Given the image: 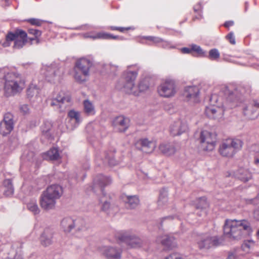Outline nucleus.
Returning <instances> with one entry per match:
<instances>
[{
	"label": "nucleus",
	"instance_id": "obj_1",
	"mask_svg": "<svg viewBox=\"0 0 259 259\" xmlns=\"http://www.w3.org/2000/svg\"><path fill=\"white\" fill-rule=\"evenodd\" d=\"M136 65L128 66L126 70L122 74V79L124 82L121 83L120 81L116 85V88L119 90L123 89L128 94L138 96L139 92L146 91L149 88V83L147 79L140 80L138 84L139 92L135 90V80L138 74V69L136 68Z\"/></svg>",
	"mask_w": 259,
	"mask_h": 259
},
{
	"label": "nucleus",
	"instance_id": "obj_2",
	"mask_svg": "<svg viewBox=\"0 0 259 259\" xmlns=\"http://www.w3.org/2000/svg\"><path fill=\"white\" fill-rule=\"evenodd\" d=\"M112 183L111 179L103 175H97L93 180L92 189L95 193L100 192L102 196L99 201L102 203L101 209L103 211L109 213L113 209V205L111 204L110 198L104 191V188Z\"/></svg>",
	"mask_w": 259,
	"mask_h": 259
},
{
	"label": "nucleus",
	"instance_id": "obj_3",
	"mask_svg": "<svg viewBox=\"0 0 259 259\" xmlns=\"http://www.w3.org/2000/svg\"><path fill=\"white\" fill-rule=\"evenodd\" d=\"M250 230L249 223L245 220H226L224 225V233L227 237L239 240Z\"/></svg>",
	"mask_w": 259,
	"mask_h": 259
},
{
	"label": "nucleus",
	"instance_id": "obj_4",
	"mask_svg": "<svg viewBox=\"0 0 259 259\" xmlns=\"http://www.w3.org/2000/svg\"><path fill=\"white\" fill-rule=\"evenodd\" d=\"M4 79V91L7 96H14L24 88V81L18 73L8 72L5 74Z\"/></svg>",
	"mask_w": 259,
	"mask_h": 259
},
{
	"label": "nucleus",
	"instance_id": "obj_5",
	"mask_svg": "<svg viewBox=\"0 0 259 259\" xmlns=\"http://www.w3.org/2000/svg\"><path fill=\"white\" fill-rule=\"evenodd\" d=\"M93 65L92 59L82 57L77 60L73 68V77L78 83L86 81L90 76V70Z\"/></svg>",
	"mask_w": 259,
	"mask_h": 259
},
{
	"label": "nucleus",
	"instance_id": "obj_6",
	"mask_svg": "<svg viewBox=\"0 0 259 259\" xmlns=\"http://www.w3.org/2000/svg\"><path fill=\"white\" fill-rule=\"evenodd\" d=\"M222 100V98L218 95H211L209 99V104L206 106L205 110V113L208 118L217 120L223 118L225 105Z\"/></svg>",
	"mask_w": 259,
	"mask_h": 259
},
{
	"label": "nucleus",
	"instance_id": "obj_7",
	"mask_svg": "<svg viewBox=\"0 0 259 259\" xmlns=\"http://www.w3.org/2000/svg\"><path fill=\"white\" fill-rule=\"evenodd\" d=\"M242 142L239 139H228L225 141L220 146L219 152L225 157H232L241 149Z\"/></svg>",
	"mask_w": 259,
	"mask_h": 259
},
{
	"label": "nucleus",
	"instance_id": "obj_8",
	"mask_svg": "<svg viewBox=\"0 0 259 259\" xmlns=\"http://www.w3.org/2000/svg\"><path fill=\"white\" fill-rule=\"evenodd\" d=\"M21 248L22 244L19 243H16L13 245L9 243L5 244L2 248V257L3 259H21Z\"/></svg>",
	"mask_w": 259,
	"mask_h": 259
},
{
	"label": "nucleus",
	"instance_id": "obj_9",
	"mask_svg": "<svg viewBox=\"0 0 259 259\" xmlns=\"http://www.w3.org/2000/svg\"><path fill=\"white\" fill-rule=\"evenodd\" d=\"M70 101L71 97L69 93L64 91H60L58 93H54L53 95L50 105L54 107V109L62 111L63 105L70 102Z\"/></svg>",
	"mask_w": 259,
	"mask_h": 259
},
{
	"label": "nucleus",
	"instance_id": "obj_10",
	"mask_svg": "<svg viewBox=\"0 0 259 259\" xmlns=\"http://www.w3.org/2000/svg\"><path fill=\"white\" fill-rule=\"evenodd\" d=\"M157 92L160 96L163 98H171L177 93L175 82L172 80L167 79L161 82L157 88Z\"/></svg>",
	"mask_w": 259,
	"mask_h": 259
},
{
	"label": "nucleus",
	"instance_id": "obj_11",
	"mask_svg": "<svg viewBox=\"0 0 259 259\" xmlns=\"http://www.w3.org/2000/svg\"><path fill=\"white\" fill-rule=\"evenodd\" d=\"M216 135L207 131H202L200 136L201 148L205 151L212 150L215 145Z\"/></svg>",
	"mask_w": 259,
	"mask_h": 259
},
{
	"label": "nucleus",
	"instance_id": "obj_12",
	"mask_svg": "<svg viewBox=\"0 0 259 259\" xmlns=\"http://www.w3.org/2000/svg\"><path fill=\"white\" fill-rule=\"evenodd\" d=\"M221 243V239L217 236L205 235L197 242V244L200 249L207 250L218 246Z\"/></svg>",
	"mask_w": 259,
	"mask_h": 259
},
{
	"label": "nucleus",
	"instance_id": "obj_13",
	"mask_svg": "<svg viewBox=\"0 0 259 259\" xmlns=\"http://www.w3.org/2000/svg\"><path fill=\"white\" fill-rule=\"evenodd\" d=\"M182 96L184 100L190 103H195L199 101V90L195 85L187 86L185 88Z\"/></svg>",
	"mask_w": 259,
	"mask_h": 259
},
{
	"label": "nucleus",
	"instance_id": "obj_14",
	"mask_svg": "<svg viewBox=\"0 0 259 259\" xmlns=\"http://www.w3.org/2000/svg\"><path fill=\"white\" fill-rule=\"evenodd\" d=\"M68 121L67 122V127L70 130H73L81 123L82 117L81 113L78 111L72 109L67 114Z\"/></svg>",
	"mask_w": 259,
	"mask_h": 259
},
{
	"label": "nucleus",
	"instance_id": "obj_15",
	"mask_svg": "<svg viewBox=\"0 0 259 259\" xmlns=\"http://www.w3.org/2000/svg\"><path fill=\"white\" fill-rule=\"evenodd\" d=\"M244 115L249 119H254L259 115V102L253 100L243 108Z\"/></svg>",
	"mask_w": 259,
	"mask_h": 259
},
{
	"label": "nucleus",
	"instance_id": "obj_16",
	"mask_svg": "<svg viewBox=\"0 0 259 259\" xmlns=\"http://www.w3.org/2000/svg\"><path fill=\"white\" fill-rule=\"evenodd\" d=\"M119 239L133 248L139 247L142 244L141 239L129 232H124L119 237Z\"/></svg>",
	"mask_w": 259,
	"mask_h": 259
},
{
	"label": "nucleus",
	"instance_id": "obj_17",
	"mask_svg": "<svg viewBox=\"0 0 259 259\" xmlns=\"http://www.w3.org/2000/svg\"><path fill=\"white\" fill-rule=\"evenodd\" d=\"M13 128V115L10 113H7L5 114L3 120L0 122V134L6 136L9 134Z\"/></svg>",
	"mask_w": 259,
	"mask_h": 259
},
{
	"label": "nucleus",
	"instance_id": "obj_18",
	"mask_svg": "<svg viewBox=\"0 0 259 259\" xmlns=\"http://www.w3.org/2000/svg\"><path fill=\"white\" fill-rule=\"evenodd\" d=\"M46 79L50 82H53L56 78H59L62 73L60 67L56 64H51V66H46L44 68Z\"/></svg>",
	"mask_w": 259,
	"mask_h": 259
},
{
	"label": "nucleus",
	"instance_id": "obj_19",
	"mask_svg": "<svg viewBox=\"0 0 259 259\" xmlns=\"http://www.w3.org/2000/svg\"><path fill=\"white\" fill-rule=\"evenodd\" d=\"M188 129V125L186 122L181 120H178L169 126V132L172 136H179L185 132Z\"/></svg>",
	"mask_w": 259,
	"mask_h": 259
},
{
	"label": "nucleus",
	"instance_id": "obj_20",
	"mask_svg": "<svg viewBox=\"0 0 259 259\" xmlns=\"http://www.w3.org/2000/svg\"><path fill=\"white\" fill-rule=\"evenodd\" d=\"M101 253L108 259H120L122 250L120 248L111 246H104Z\"/></svg>",
	"mask_w": 259,
	"mask_h": 259
},
{
	"label": "nucleus",
	"instance_id": "obj_21",
	"mask_svg": "<svg viewBox=\"0 0 259 259\" xmlns=\"http://www.w3.org/2000/svg\"><path fill=\"white\" fill-rule=\"evenodd\" d=\"M135 145L137 149L147 153L153 152L156 147L155 143L149 141L147 139H140L137 142Z\"/></svg>",
	"mask_w": 259,
	"mask_h": 259
},
{
	"label": "nucleus",
	"instance_id": "obj_22",
	"mask_svg": "<svg viewBox=\"0 0 259 259\" xmlns=\"http://www.w3.org/2000/svg\"><path fill=\"white\" fill-rule=\"evenodd\" d=\"M130 122L128 118L123 116H119L114 119L113 124L115 128L119 132H124L128 128Z\"/></svg>",
	"mask_w": 259,
	"mask_h": 259
},
{
	"label": "nucleus",
	"instance_id": "obj_23",
	"mask_svg": "<svg viewBox=\"0 0 259 259\" xmlns=\"http://www.w3.org/2000/svg\"><path fill=\"white\" fill-rule=\"evenodd\" d=\"M157 243H160L165 249H170L177 246V243L174 237L168 235L158 236L156 239Z\"/></svg>",
	"mask_w": 259,
	"mask_h": 259
},
{
	"label": "nucleus",
	"instance_id": "obj_24",
	"mask_svg": "<svg viewBox=\"0 0 259 259\" xmlns=\"http://www.w3.org/2000/svg\"><path fill=\"white\" fill-rule=\"evenodd\" d=\"M54 232L51 228H46L40 237V242L41 245L47 247L53 242Z\"/></svg>",
	"mask_w": 259,
	"mask_h": 259
},
{
	"label": "nucleus",
	"instance_id": "obj_25",
	"mask_svg": "<svg viewBox=\"0 0 259 259\" xmlns=\"http://www.w3.org/2000/svg\"><path fill=\"white\" fill-rule=\"evenodd\" d=\"M224 93L226 96L227 102L232 104L228 107L232 108L236 106L237 105V102L240 98V96L238 95L237 90H235L233 91L226 88L225 89Z\"/></svg>",
	"mask_w": 259,
	"mask_h": 259
},
{
	"label": "nucleus",
	"instance_id": "obj_26",
	"mask_svg": "<svg viewBox=\"0 0 259 259\" xmlns=\"http://www.w3.org/2000/svg\"><path fill=\"white\" fill-rule=\"evenodd\" d=\"M56 200L47 195L44 192L41 195L40 198V205L45 210L52 209L55 207Z\"/></svg>",
	"mask_w": 259,
	"mask_h": 259
},
{
	"label": "nucleus",
	"instance_id": "obj_27",
	"mask_svg": "<svg viewBox=\"0 0 259 259\" xmlns=\"http://www.w3.org/2000/svg\"><path fill=\"white\" fill-rule=\"evenodd\" d=\"M44 192L56 200L59 199L62 195L63 189L60 185L55 184L48 187Z\"/></svg>",
	"mask_w": 259,
	"mask_h": 259
},
{
	"label": "nucleus",
	"instance_id": "obj_28",
	"mask_svg": "<svg viewBox=\"0 0 259 259\" xmlns=\"http://www.w3.org/2000/svg\"><path fill=\"white\" fill-rule=\"evenodd\" d=\"M27 36V33L25 31L18 29L15 31L14 33L9 32L6 36V40L3 44L4 47H7L10 46V41L15 40L19 37H22L24 38Z\"/></svg>",
	"mask_w": 259,
	"mask_h": 259
},
{
	"label": "nucleus",
	"instance_id": "obj_29",
	"mask_svg": "<svg viewBox=\"0 0 259 259\" xmlns=\"http://www.w3.org/2000/svg\"><path fill=\"white\" fill-rule=\"evenodd\" d=\"M122 199L128 208L133 209L136 208L139 203V199L136 195L127 196L123 195Z\"/></svg>",
	"mask_w": 259,
	"mask_h": 259
},
{
	"label": "nucleus",
	"instance_id": "obj_30",
	"mask_svg": "<svg viewBox=\"0 0 259 259\" xmlns=\"http://www.w3.org/2000/svg\"><path fill=\"white\" fill-rule=\"evenodd\" d=\"M160 151L164 155L170 156L175 154L176 149L174 145L170 143H163L159 146Z\"/></svg>",
	"mask_w": 259,
	"mask_h": 259
},
{
	"label": "nucleus",
	"instance_id": "obj_31",
	"mask_svg": "<svg viewBox=\"0 0 259 259\" xmlns=\"http://www.w3.org/2000/svg\"><path fill=\"white\" fill-rule=\"evenodd\" d=\"M73 230L76 232L86 231L88 226L85 220L81 218H73Z\"/></svg>",
	"mask_w": 259,
	"mask_h": 259
},
{
	"label": "nucleus",
	"instance_id": "obj_32",
	"mask_svg": "<svg viewBox=\"0 0 259 259\" xmlns=\"http://www.w3.org/2000/svg\"><path fill=\"white\" fill-rule=\"evenodd\" d=\"M73 218H65L61 222V226L64 231L67 233L70 232L73 230Z\"/></svg>",
	"mask_w": 259,
	"mask_h": 259
},
{
	"label": "nucleus",
	"instance_id": "obj_33",
	"mask_svg": "<svg viewBox=\"0 0 259 259\" xmlns=\"http://www.w3.org/2000/svg\"><path fill=\"white\" fill-rule=\"evenodd\" d=\"M52 127V124L50 121L45 120L40 126V130L42 136L49 139L51 138L52 135L50 130Z\"/></svg>",
	"mask_w": 259,
	"mask_h": 259
},
{
	"label": "nucleus",
	"instance_id": "obj_34",
	"mask_svg": "<svg viewBox=\"0 0 259 259\" xmlns=\"http://www.w3.org/2000/svg\"><path fill=\"white\" fill-rule=\"evenodd\" d=\"M235 177L245 182L251 178V174L247 169L240 168L235 173Z\"/></svg>",
	"mask_w": 259,
	"mask_h": 259
},
{
	"label": "nucleus",
	"instance_id": "obj_35",
	"mask_svg": "<svg viewBox=\"0 0 259 259\" xmlns=\"http://www.w3.org/2000/svg\"><path fill=\"white\" fill-rule=\"evenodd\" d=\"M83 111L88 116L94 115L96 113L95 107L93 103L89 100H85L83 102Z\"/></svg>",
	"mask_w": 259,
	"mask_h": 259
},
{
	"label": "nucleus",
	"instance_id": "obj_36",
	"mask_svg": "<svg viewBox=\"0 0 259 259\" xmlns=\"http://www.w3.org/2000/svg\"><path fill=\"white\" fill-rule=\"evenodd\" d=\"M5 188L4 194L6 196H12L14 192V187L11 179H6L3 183Z\"/></svg>",
	"mask_w": 259,
	"mask_h": 259
},
{
	"label": "nucleus",
	"instance_id": "obj_37",
	"mask_svg": "<svg viewBox=\"0 0 259 259\" xmlns=\"http://www.w3.org/2000/svg\"><path fill=\"white\" fill-rule=\"evenodd\" d=\"M104 163H108L110 166H114L118 163V161L114 158L113 152H109L105 154L104 160L101 159Z\"/></svg>",
	"mask_w": 259,
	"mask_h": 259
},
{
	"label": "nucleus",
	"instance_id": "obj_38",
	"mask_svg": "<svg viewBox=\"0 0 259 259\" xmlns=\"http://www.w3.org/2000/svg\"><path fill=\"white\" fill-rule=\"evenodd\" d=\"M59 157L58 150L56 148L51 149L44 155V158L52 160H57Z\"/></svg>",
	"mask_w": 259,
	"mask_h": 259
},
{
	"label": "nucleus",
	"instance_id": "obj_39",
	"mask_svg": "<svg viewBox=\"0 0 259 259\" xmlns=\"http://www.w3.org/2000/svg\"><path fill=\"white\" fill-rule=\"evenodd\" d=\"M86 37H90L93 39H115L117 38V36H113L109 33L105 32H99L95 35H86Z\"/></svg>",
	"mask_w": 259,
	"mask_h": 259
},
{
	"label": "nucleus",
	"instance_id": "obj_40",
	"mask_svg": "<svg viewBox=\"0 0 259 259\" xmlns=\"http://www.w3.org/2000/svg\"><path fill=\"white\" fill-rule=\"evenodd\" d=\"M39 94V89L36 85L31 84L27 90L28 98L31 99L33 97H37Z\"/></svg>",
	"mask_w": 259,
	"mask_h": 259
},
{
	"label": "nucleus",
	"instance_id": "obj_41",
	"mask_svg": "<svg viewBox=\"0 0 259 259\" xmlns=\"http://www.w3.org/2000/svg\"><path fill=\"white\" fill-rule=\"evenodd\" d=\"M105 71L108 74L115 75L118 69V66L111 63L105 64L103 66Z\"/></svg>",
	"mask_w": 259,
	"mask_h": 259
},
{
	"label": "nucleus",
	"instance_id": "obj_42",
	"mask_svg": "<svg viewBox=\"0 0 259 259\" xmlns=\"http://www.w3.org/2000/svg\"><path fill=\"white\" fill-rule=\"evenodd\" d=\"M193 10L194 12L198 14L197 16H195V19H201L203 18L202 16V10H203V6L201 2H199L197 3L196 5L194 6Z\"/></svg>",
	"mask_w": 259,
	"mask_h": 259
},
{
	"label": "nucleus",
	"instance_id": "obj_43",
	"mask_svg": "<svg viewBox=\"0 0 259 259\" xmlns=\"http://www.w3.org/2000/svg\"><path fill=\"white\" fill-rule=\"evenodd\" d=\"M28 209L33 213L34 214H36L39 213V209L37 206L36 200H33L27 204Z\"/></svg>",
	"mask_w": 259,
	"mask_h": 259
},
{
	"label": "nucleus",
	"instance_id": "obj_44",
	"mask_svg": "<svg viewBox=\"0 0 259 259\" xmlns=\"http://www.w3.org/2000/svg\"><path fill=\"white\" fill-rule=\"evenodd\" d=\"M26 38L27 36L24 38L22 37H18L14 42V48L18 49L22 48L27 42Z\"/></svg>",
	"mask_w": 259,
	"mask_h": 259
},
{
	"label": "nucleus",
	"instance_id": "obj_45",
	"mask_svg": "<svg viewBox=\"0 0 259 259\" xmlns=\"http://www.w3.org/2000/svg\"><path fill=\"white\" fill-rule=\"evenodd\" d=\"M208 204L205 197H200L198 199L197 203L196 204V208L197 209H203L208 207Z\"/></svg>",
	"mask_w": 259,
	"mask_h": 259
},
{
	"label": "nucleus",
	"instance_id": "obj_46",
	"mask_svg": "<svg viewBox=\"0 0 259 259\" xmlns=\"http://www.w3.org/2000/svg\"><path fill=\"white\" fill-rule=\"evenodd\" d=\"M192 49L193 52L197 53L198 56L205 57L206 56V52L204 51L199 46L192 44Z\"/></svg>",
	"mask_w": 259,
	"mask_h": 259
},
{
	"label": "nucleus",
	"instance_id": "obj_47",
	"mask_svg": "<svg viewBox=\"0 0 259 259\" xmlns=\"http://www.w3.org/2000/svg\"><path fill=\"white\" fill-rule=\"evenodd\" d=\"M220 53L217 49H212L209 51L208 57L211 60H217L220 58Z\"/></svg>",
	"mask_w": 259,
	"mask_h": 259
},
{
	"label": "nucleus",
	"instance_id": "obj_48",
	"mask_svg": "<svg viewBox=\"0 0 259 259\" xmlns=\"http://www.w3.org/2000/svg\"><path fill=\"white\" fill-rule=\"evenodd\" d=\"M167 201V194L166 192H160L159 199L158 200V205L162 207Z\"/></svg>",
	"mask_w": 259,
	"mask_h": 259
},
{
	"label": "nucleus",
	"instance_id": "obj_49",
	"mask_svg": "<svg viewBox=\"0 0 259 259\" xmlns=\"http://www.w3.org/2000/svg\"><path fill=\"white\" fill-rule=\"evenodd\" d=\"M28 33L29 34L34 35L33 37L30 38V40L31 41L37 39L41 34V32L40 30L33 28L29 29Z\"/></svg>",
	"mask_w": 259,
	"mask_h": 259
},
{
	"label": "nucleus",
	"instance_id": "obj_50",
	"mask_svg": "<svg viewBox=\"0 0 259 259\" xmlns=\"http://www.w3.org/2000/svg\"><path fill=\"white\" fill-rule=\"evenodd\" d=\"M143 39L149 40L152 42L154 44H160L161 41H162V39L159 37L156 36H143Z\"/></svg>",
	"mask_w": 259,
	"mask_h": 259
},
{
	"label": "nucleus",
	"instance_id": "obj_51",
	"mask_svg": "<svg viewBox=\"0 0 259 259\" xmlns=\"http://www.w3.org/2000/svg\"><path fill=\"white\" fill-rule=\"evenodd\" d=\"M85 177V174L84 172H82V173H79V174H77L74 179L69 178V181L71 183V184H73L77 182L78 180L83 181Z\"/></svg>",
	"mask_w": 259,
	"mask_h": 259
},
{
	"label": "nucleus",
	"instance_id": "obj_52",
	"mask_svg": "<svg viewBox=\"0 0 259 259\" xmlns=\"http://www.w3.org/2000/svg\"><path fill=\"white\" fill-rule=\"evenodd\" d=\"M164 259H184L182 255L178 252H174L170 253L167 256L165 257Z\"/></svg>",
	"mask_w": 259,
	"mask_h": 259
},
{
	"label": "nucleus",
	"instance_id": "obj_53",
	"mask_svg": "<svg viewBox=\"0 0 259 259\" xmlns=\"http://www.w3.org/2000/svg\"><path fill=\"white\" fill-rule=\"evenodd\" d=\"M160 43L161 44V47H162L163 48H164V49H172V48H175V46H174L170 42H169V41H165V40H164L163 39H162V41H161L160 42Z\"/></svg>",
	"mask_w": 259,
	"mask_h": 259
},
{
	"label": "nucleus",
	"instance_id": "obj_54",
	"mask_svg": "<svg viewBox=\"0 0 259 259\" xmlns=\"http://www.w3.org/2000/svg\"><path fill=\"white\" fill-rule=\"evenodd\" d=\"M20 110L21 112L24 115L28 114L30 111L29 108L26 104L21 105L20 107Z\"/></svg>",
	"mask_w": 259,
	"mask_h": 259
},
{
	"label": "nucleus",
	"instance_id": "obj_55",
	"mask_svg": "<svg viewBox=\"0 0 259 259\" xmlns=\"http://www.w3.org/2000/svg\"><path fill=\"white\" fill-rule=\"evenodd\" d=\"M227 39L229 41V42L232 44L235 45L236 43L235 38L233 32H230L226 36Z\"/></svg>",
	"mask_w": 259,
	"mask_h": 259
},
{
	"label": "nucleus",
	"instance_id": "obj_56",
	"mask_svg": "<svg viewBox=\"0 0 259 259\" xmlns=\"http://www.w3.org/2000/svg\"><path fill=\"white\" fill-rule=\"evenodd\" d=\"M28 21L31 24L36 26H40L42 23V21L40 20L35 18L30 19L28 20Z\"/></svg>",
	"mask_w": 259,
	"mask_h": 259
},
{
	"label": "nucleus",
	"instance_id": "obj_57",
	"mask_svg": "<svg viewBox=\"0 0 259 259\" xmlns=\"http://www.w3.org/2000/svg\"><path fill=\"white\" fill-rule=\"evenodd\" d=\"M181 52L183 54H191L193 52L192 49V45L189 48H183L181 49Z\"/></svg>",
	"mask_w": 259,
	"mask_h": 259
},
{
	"label": "nucleus",
	"instance_id": "obj_58",
	"mask_svg": "<svg viewBox=\"0 0 259 259\" xmlns=\"http://www.w3.org/2000/svg\"><path fill=\"white\" fill-rule=\"evenodd\" d=\"M224 60L225 61H228V62H232V63H238V62H237L236 61H235L232 58H231L229 56H224Z\"/></svg>",
	"mask_w": 259,
	"mask_h": 259
},
{
	"label": "nucleus",
	"instance_id": "obj_59",
	"mask_svg": "<svg viewBox=\"0 0 259 259\" xmlns=\"http://www.w3.org/2000/svg\"><path fill=\"white\" fill-rule=\"evenodd\" d=\"M253 216L256 220H259V208L254 211Z\"/></svg>",
	"mask_w": 259,
	"mask_h": 259
},
{
	"label": "nucleus",
	"instance_id": "obj_60",
	"mask_svg": "<svg viewBox=\"0 0 259 259\" xmlns=\"http://www.w3.org/2000/svg\"><path fill=\"white\" fill-rule=\"evenodd\" d=\"M233 25H234V22L233 21H226L224 24V26L226 27H229L230 26H232Z\"/></svg>",
	"mask_w": 259,
	"mask_h": 259
},
{
	"label": "nucleus",
	"instance_id": "obj_61",
	"mask_svg": "<svg viewBox=\"0 0 259 259\" xmlns=\"http://www.w3.org/2000/svg\"><path fill=\"white\" fill-rule=\"evenodd\" d=\"M90 168V164L88 162H85L82 165V168L84 170H87Z\"/></svg>",
	"mask_w": 259,
	"mask_h": 259
},
{
	"label": "nucleus",
	"instance_id": "obj_62",
	"mask_svg": "<svg viewBox=\"0 0 259 259\" xmlns=\"http://www.w3.org/2000/svg\"><path fill=\"white\" fill-rule=\"evenodd\" d=\"M129 29V28H124V27H118V30L120 32H123L125 30H128Z\"/></svg>",
	"mask_w": 259,
	"mask_h": 259
},
{
	"label": "nucleus",
	"instance_id": "obj_63",
	"mask_svg": "<svg viewBox=\"0 0 259 259\" xmlns=\"http://www.w3.org/2000/svg\"><path fill=\"white\" fill-rule=\"evenodd\" d=\"M110 29L112 30H118V27L111 26Z\"/></svg>",
	"mask_w": 259,
	"mask_h": 259
},
{
	"label": "nucleus",
	"instance_id": "obj_64",
	"mask_svg": "<svg viewBox=\"0 0 259 259\" xmlns=\"http://www.w3.org/2000/svg\"><path fill=\"white\" fill-rule=\"evenodd\" d=\"M174 219V217H171V216H168V217H165V218H163L162 219V220H167V219Z\"/></svg>",
	"mask_w": 259,
	"mask_h": 259
}]
</instances>
